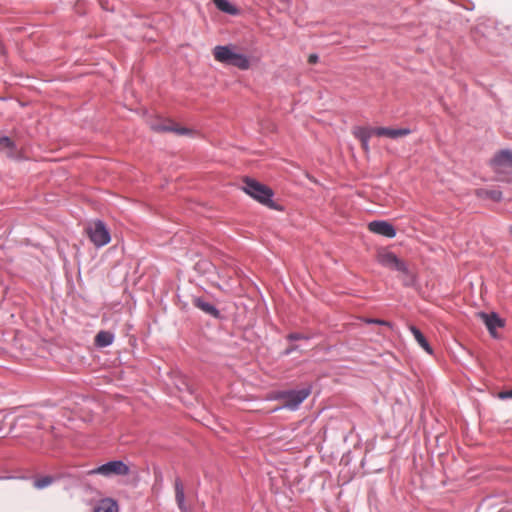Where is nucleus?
Segmentation results:
<instances>
[{
	"label": "nucleus",
	"instance_id": "nucleus-6",
	"mask_svg": "<svg viewBox=\"0 0 512 512\" xmlns=\"http://www.w3.org/2000/svg\"><path fill=\"white\" fill-rule=\"evenodd\" d=\"M129 472H130V469H129L128 465H126L121 460L109 461L91 471L92 474H100V475H103L106 477H109L112 475L124 476V475H128Z\"/></svg>",
	"mask_w": 512,
	"mask_h": 512
},
{
	"label": "nucleus",
	"instance_id": "nucleus-11",
	"mask_svg": "<svg viewBox=\"0 0 512 512\" xmlns=\"http://www.w3.org/2000/svg\"><path fill=\"white\" fill-rule=\"evenodd\" d=\"M411 133L408 128H389V127H377L375 130L376 136H385L391 139H397L400 137L407 136Z\"/></svg>",
	"mask_w": 512,
	"mask_h": 512
},
{
	"label": "nucleus",
	"instance_id": "nucleus-19",
	"mask_svg": "<svg viewBox=\"0 0 512 512\" xmlns=\"http://www.w3.org/2000/svg\"><path fill=\"white\" fill-rule=\"evenodd\" d=\"M5 149L11 151V153L16 149L14 141L7 136L0 137V152Z\"/></svg>",
	"mask_w": 512,
	"mask_h": 512
},
{
	"label": "nucleus",
	"instance_id": "nucleus-5",
	"mask_svg": "<svg viewBox=\"0 0 512 512\" xmlns=\"http://www.w3.org/2000/svg\"><path fill=\"white\" fill-rule=\"evenodd\" d=\"M490 166L497 174L512 171V150L502 149L495 153L494 157L490 160Z\"/></svg>",
	"mask_w": 512,
	"mask_h": 512
},
{
	"label": "nucleus",
	"instance_id": "nucleus-16",
	"mask_svg": "<svg viewBox=\"0 0 512 512\" xmlns=\"http://www.w3.org/2000/svg\"><path fill=\"white\" fill-rule=\"evenodd\" d=\"M213 3L220 11L229 15H238L240 10L227 0H213Z\"/></svg>",
	"mask_w": 512,
	"mask_h": 512
},
{
	"label": "nucleus",
	"instance_id": "nucleus-10",
	"mask_svg": "<svg viewBox=\"0 0 512 512\" xmlns=\"http://www.w3.org/2000/svg\"><path fill=\"white\" fill-rule=\"evenodd\" d=\"M192 304L203 311L205 314L210 315L216 319L220 318L221 316L220 311L216 308V306L203 297H194L192 299Z\"/></svg>",
	"mask_w": 512,
	"mask_h": 512
},
{
	"label": "nucleus",
	"instance_id": "nucleus-1",
	"mask_svg": "<svg viewBox=\"0 0 512 512\" xmlns=\"http://www.w3.org/2000/svg\"><path fill=\"white\" fill-rule=\"evenodd\" d=\"M243 191L270 209L277 211L283 210L282 206L273 201V190L267 185L260 183L256 179L245 177L243 179Z\"/></svg>",
	"mask_w": 512,
	"mask_h": 512
},
{
	"label": "nucleus",
	"instance_id": "nucleus-24",
	"mask_svg": "<svg viewBox=\"0 0 512 512\" xmlns=\"http://www.w3.org/2000/svg\"><path fill=\"white\" fill-rule=\"evenodd\" d=\"M498 397L500 399H512V389L499 392Z\"/></svg>",
	"mask_w": 512,
	"mask_h": 512
},
{
	"label": "nucleus",
	"instance_id": "nucleus-4",
	"mask_svg": "<svg viewBox=\"0 0 512 512\" xmlns=\"http://www.w3.org/2000/svg\"><path fill=\"white\" fill-rule=\"evenodd\" d=\"M90 241L97 247L108 244L111 240L110 232L103 221L97 220L86 228Z\"/></svg>",
	"mask_w": 512,
	"mask_h": 512
},
{
	"label": "nucleus",
	"instance_id": "nucleus-23",
	"mask_svg": "<svg viewBox=\"0 0 512 512\" xmlns=\"http://www.w3.org/2000/svg\"><path fill=\"white\" fill-rule=\"evenodd\" d=\"M286 338L289 341H298V340H309L310 336L306 335V334L298 333V332H292V333H289L286 336Z\"/></svg>",
	"mask_w": 512,
	"mask_h": 512
},
{
	"label": "nucleus",
	"instance_id": "nucleus-17",
	"mask_svg": "<svg viewBox=\"0 0 512 512\" xmlns=\"http://www.w3.org/2000/svg\"><path fill=\"white\" fill-rule=\"evenodd\" d=\"M114 335L109 331H100L95 337V345L98 347H107L112 344Z\"/></svg>",
	"mask_w": 512,
	"mask_h": 512
},
{
	"label": "nucleus",
	"instance_id": "nucleus-18",
	"mask_svg": "<svg viewBox=\"0 0 512 512\" xmlns=\"http://www.w3.org/2000/svg\"><path fill=\"white\" fill-rule=\"evenodd\" d=\"M376 128L356 127L353 131L354 136L359 141H369L372 135H375Z\"/></svg>",
	"mask_w": 512,
	"mask_h": 512
},
{
	"label": "nucleus",
	"instance_id": "nucleus-25",
	"mask_svg": "<svg viewBox=\"0 0 512 512\" xmlns=\"http://www.w3.org/2000/svg\"><path fill=\"white\" fill-rule=\"evenodd\" d=\"M318 55L317 54H310L308 57V63L309 64H316L318 62Z\"/></svg>",
	"mask_w": 512,
	"mask_h": 512
},
{
	"label": "nucleus",
	"instance_id": "nucleus-28",
	"mask_svg": "<svg viewBox=\"0 0 512 512\" xmlns=\"http://www.w3.org/2000/svg\"><path fill=\"white\" fill-rule=\"evenodd\" d=\"M510 233L512 234V226L510 227Z\"/></svg>",
	"mask_w": 512,
	"mask_h": 512
},
{
	"label": "nucleus",
	"instance_id": "nucleus-8",
	"mask_svg": "<svg viewBox=\"0 0 512 512\" xmlns=\"http://www.w3.org/2000/svg\"><path fill=\"white\" fill-rule=\"evenodd\" d=\"M368 229L378 235L387 238H393L396 235V229L392 224L384 220H375L368 224Z\"/></svg>",
	"mask_w": 512,
	"mask_h": 512
},
{
	"label": "nucleus",
	"instance_id": "nucleus-15",
	"mask_svg": "<svg viewBox=\"0 0 512 512\" xmlns=\"http://www.w3.org/2000/svg\"><path fill=\"white\" fill-rule=\"evenodd\" d=\"M410 331L413 334L415 340L417 343L428 353L433 354V349L431 345L429 344L426 337L423 335V333L416 327V326H410Z\"/></svg>",
	"mask_w": 512,
	"mask_h": 512
},
{
	"label": "nucleus",
	"instance_id": "nucleus-9",
	"mask_svg": "<svg viewBox=\"0 0 512 512\" xmlns=\"http://www.w3.org/2000/svg\"><path fill=\"white\" fill-rule=\"evenodd\" d=\"M480 317L483 319L490 335L492 337H497L496 329L504 327L505 321L499 317V315L495 312L492 313H480Z\"/></svg>",
	"mask_w": 512,
	"mask_h": 512
},
{
	"label": "nucleus",
	"instance_id": "nucleus-12",
	"mask_svg": "<svg viewBox=\"0 0 512 512\" xmlns=\"http://www.w3.org/2000/svg\"><path fill=\"white\" fill-rule=\"evenodd\" d=\"M61 474L37 475L33 478V487L37 490L45 489L61 479Z\"/></svg>",
	"mask_w": 512,
	"mask_h": 512
},
{
	"label": "nucleus",
	"instance_id": "nucleus-14",
	"mask_svg": "<svg viewBox=\"0 0 512 512\" xmlns=\"http://www.w3.org/2000/svg\"><path fill=\"white\" fill-rule=\"evenodd\" d=\"M94 512H119V507L112 498H104L95 506Z\"/></svg>",
	"mask_w": 512,
	"mask_h": 512
},
{
	"label": "nucleus",
	"instance_id": "nucleus-21",
	"mask_svg": "<svg viewBox=\"0 0 512 512\" xmlns=\"http://www.w3.org/2000/svg\"><path fill=\"white\" fill-rule=\"evenodd\" d=\"M159 130L161 131H173L176 132L179 135H186L190 133V130L188 128H178L174 126H161L159 127Z\"/></svg>",
	"mask_w": 512,
	"mask_h": 512
},
{
	"label": "nucleus",
	"instance_id": "nucleus-26",
	"mask_svg": "<svg viewBox=\"0 0 512 512\" xmlns=\"http://www.w3.org/2000/svg\"><path fill=\"white\" fill-rule=\"evenodd\" d=\"M298 349V346L297 345H293L289 348H287L284 352V355H289L291 354L293 351L297 350Z\"/></svg>",
	"mask_w": 512,
	"mask_h": 512
},
{
	"label": "nucleus",
	"instance_id": "nucleus-7",
	"mask_svg": "<svg viewBox=\"0 0 512 512\" xmlns=\"http://www.w3.org/2000/svg\"><path fill=\"white\" fill-rule=\"evenodd\" d=\"M311 393V388L282 391L279 397L285 400V406L290 409L297 408Z\"/></svg>",
	"mask_w": 512,
	"mask_h": 512
},
{
	"label": "nucleus",
	"instance_id": "nucleus-2",
	"mask_svg": "<svg viewBox=\"0 0 512 512\" xmlns=\"http://www.w3.org/2000/svg\"><path fill=\"white\" fill-rule=\"evenodd\" d=\"M213 55L216 61L225 65L234 66L241 70H247L250 67L248 57L233 51L230 46H216L213 49Z\"/></svg>",
	"mask_w": 512,
	"mask_h": 512
},
{
	"label": "nucleus",
	"instance_id": "nucleus-3",
	"mask_svg": "<svg viewBox=\"0 0 512 512\" xmlns=\"http://www.w3.org/2000/svg\"><path fill=\"white\" fill-rule=\"evenodd\" d=\"M377 261L386 268L403 273L405 275V278L403 279V284L405 286H412L414 284V276L409 271L406 263L398 258L393 252L387 250L378 252Z\"/></svg>",
	"mask_w": 512,
	"mask_h": 512
},
{
	"label": "nucleus",
	"instance_id": "nucleus-27",
	"mask_svg": "<svg viewBox=\"0 0 512 512\" xmlns=\"http://www.w3.org/2000/svg\"><path fill=\"white\" fill-rule=\"evenodd\" d=\"M361 142V146L363 148V150L368 153L369 152V141H360Z\"/></svg>",
	"mask_w": 512,
	"mask_h": 512
},
{
	"label": "nucleus",
	"instance_id": "nucleus-20",
	"mask_svg": "<svg viewBox=\"0 0 512 512\" xmlns=\"http://www.w3.org/2000/svg\"><path fill=\"white\" fill-rule=\"evenodd\" d=\"M362 320L366 324H376V325H381V326H385L388 328H393V323L386 321V320L377 319V318H363Z\"/></svg>",
	"mask_w": 512,
	"mask_h": 512
},
{
	"label": "nucleus",
	"instance_id": "nucleus-13",
	"mask_svg": "<svg viewBox=\"0 0 512 512\" xmlns=\"http://www.w3.org/2000/svg\"><path fill=\"white\" fill-rule=\"evenodd\" d=\"M175 488V500L177 506L181 512H189V508L185 503V493H184V485L179 477H177L174 481Z\"/></svg>",
	"mask_w": 512,
	"mask_h": 512
},
{
	"label": "nucleus",
	"instance_id": "nucleus-22",
	"mask_svg": "<svg viewBox=\"0 0 512 512\" xmlns=\"http://www.w3.org/2000/svg\"><path fill=\"white\" fill-rule=\"evenodd\" d=\"M485 194L488 198H490L493 201L499 202L502 200V192L500 190H487L485 191Z\"/></svg>",
	"mask_w": 512,
	"mask_h": 512
}]
</instances>
